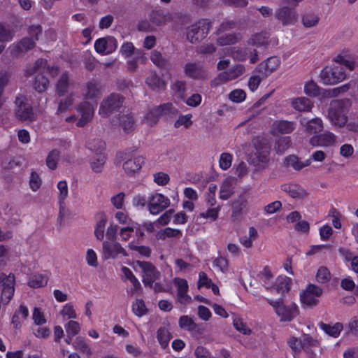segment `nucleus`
<instances>
[{"mask_svg": "<svg viewBox=\"0 0 358 358\" xmlns=\"http://www.w3.org/2000/svg\"><path fill=\"white\" fill-rule=\"evenodd\" d=\"M123 98L119 94H111L101 103L99 114L102 117H108L122 106Z\"/></svg>", "mask_w": 358, "mask_h": 358, "instance_id": "nucleus-13", "label": "nucleus"}, {"mask_svg": "<svg viewBox=\"0 0 358 358\" xmlns=\"http://www.w3.org/2000/svg\"><path fill=\"white\" fill-rule=\"evenodd\" d=\"M178 324L181 329L189 332L194 331L198 327L193 319L188 315L181 316L179 318Z\"/></svg>", "mask_w": 358, "mask_h": 358, "instance_id": "nucleus-45", "label": "nucleus"}, {"mask_svg": "<svg viewBox=\"0 0 358 358\" xmlns=\"http://www.w3.org/2000/svg\"><path fill=\"white\" fill-rule=\"evenodd\" d=\"M136 266H138L141 270L142 281L145 285L152 286L154 282L159 278V272L151 263L136 261L134 263V268L136 270Z\"/></svg>", "mask_w": 358, "mask_h": 358, "instance_id": "nucleus-15", "label": "nucleus"}, {"mask_svg": "<svg viewBox=\"0 0 358 358\" xmlns=\"http://www.w3.org/2000/svg\"><path fill=\"white\" fill-rule=\"evenodd\" d=\"M210 23L206 20H199L188 27L187 38L192 43H196L206 37L210 29Z\"/></svg>", "mask_w": 358, "mask_h": 358, "instance_id": "nucleus-9", "label": "nucleus"}, {"mask_svg": "<svg viewBox=\"0 0 358 358\" xmlns=\"http://www.w3.org/2000/svg\"><path fill=\"white\" fill-rule=\"evenodd\" d=\"M319 16L314 13H306L301 16V22L306 28H311L317 25Z\"/></svg>", "mask_w": 358, "mask_h": 358, "instance_id": "nucleus-46", "label": "nucleus"}, {"mask_svg": "<svg viewBox=\"0 0 358 358\" xmlns=\"http://www.w3.org/2000/svg\"><path fill=\"white\" fill-rule=\"evenodd\" d=\"M351 86L350 83H345L340 87L328 90L326 95L329 97H334L340 94H343L350 90Z\"/></svg>", "mask_w": 358, "mask_h": 358, "instance_id": "nucleus-59", "label": "nucleus"}, {"mask_svg": "<svg viewBox=\"0 0 358 358\" xmlns=\"http://www.w3.org/2000/svg\"><path fill=\"white\" fill-rule=\"evenodd\" d=\"M332 62L336 65H343L350 71L358 67V62L355 60L348 49H343L332 58Z\"/></svg>", "mask_w": 358, "mask_h": 358, "instance_id": "nucleus-22", "label": "nucleus"}, {"mask_svg": "<svg viewBox=\"0 0 358 358\" xmlns=\"http://www.w3.org/2000/svg\"><path fill=\"white\" fill-rule=\"evenodd\" d=\"M117 41L111 36L99 38L94 41V50L101 55H108L114 52L117 48Z\"/></svg>", "mask_w": 358, "mask_h": 358, "instance_id": "nucleus-19", "label": "nucleus"}, {"mask_svg": "<svg viewBox=\"0 0 358 358\" xmlns=\"http://www.w3.org/2000/svg\"><path fill=\"white\" fill-rule=\"evenodd\" d=\"M83 93L85 99L96 101L101 94V90L97 83L91 81L87 84Z\"/></svg>", "mask_w": 358, "mask_h": 358, "instance_id": "nucleus-35", "label": "nucleus"}, {"mask_svg": "<svg viewBox=\"0 0 358 358\" xmlns=\"http://www.w3.org/2000/svg\"><path fill=\"white\" fill-rule=\"evenodd\" d=\"M120 126L125 133L133 131L136 127L133 115L131 113L122 115L120 117Z\"/></svg>", "mask_w": 358, "mask_h": 358, "instance_id": "nucleus-38", "label": "nucleus"}, {"mask_svg": "<svg viewBox=\"0 0 358 358\" xmlns=\"http://www.w3.org/2000/svg\"><path fill=\"white\" fill-rule=\"evenodd\" d=\"M170 204L169 198L162 193L153 192L148 195V211L152 215H158Z\"/></svg>", "mask_w": 358, "mask_h": 358, "instance_id": "nucleus-11", "label": "nucleus"}, {"mask_svg": "<svg viewBox=\"0 0 358 358\" xmlns=\"http://www.w3.org/2000/svg\"><path fill=\"white\" fill-rule=\"evenodd\" d=\"M220 210V206L209 208L205 212L200 213L199 216L202 218L209 220L211 222H214L218 218Z\"/></svg>", "mask_w": 358, "mask_h": 358, "instance_id": "nucleus-50", "label": "nucleus"}, {"mask_svg": "<svg viewBox=\"0 0 358 358\" xmlns=\"http://www.w3.org/2000/svg\"><path fill=\"white\" fill-rule=\"evenodd\" d=\"M172 108V103H167L149 108L143 117V122L148 126L153 127L158 122L160 116L170 112Z\"/></svg>", "mask_w": 358, "mask_h": 358, "instance_id": "nucleus-17", "label": "nucleus"}, {"mask_svg": "<svg viewBox=\"0 0 358 358\" xmlns=\"http://www.w3.org/2000/svg\"><path fill=\"white\" fill-rule=\"evenodd\" d=\"M106 155L103 153H98L91 161V168L96 173L102 171L103 165L106 162Z\"/></svg>", "mask_w": 358, "mask_h": 358, "instance_id": "nucleus-48", "label": "nucleus"}, {"mask_svg": "<svg viewBox=\"0 0 358 358\" xmlns=\"http://www.w3.org/2000/svg\"><path fill=\"white\" fill-rule=\"evenodd\" d=\"M42 185V180L38 173L32 171L29 177V187L33 192L38 191Z\"/></svg>", "mask_w": 358, "mask_h": 358, "instance_id": "nucleus-61", "label": "nucleus"}, {"mask_svg": "<svg viewBox=\"0 0 358 358\" xmlns=\"http://www.w3.org/2000/svg\"><path fill=\"white\" fill-rule=\"evenodd\" d=\"M184 69L185 74L192 78H204L206 76L203 67L196 63H187Z\"/></svg>", "mask_w": 358, "mask_h": 358, "instance_id": "nucleus-32", "label": "nucleus"}, {"mask_svg": "<svg viewBox=\"0 0 358 358\" xmlns=\"http://www.w3.org/2000/svg\"><path fill=\"white\" fill-rule=\"evenodd\" d=\"M48 277L42 273H36L32 275L28 281V285L32 288H38L47 285Z\"/></svg>", "mask_w": 358, "mask_h": 358, "instance_id": "nucleus-42", "label": "nucleus"}, {"mask_svg": "<svg viewBox=\"0 0 358 358\" xmlns=\"http://www.w3.org/2000/svg\"><path fill=\"white\" fill-rule=\"evenodd\" d=\"M233 155L229 152H223L220 156L219 166L221 169L226 171L229 169L232 164Z\"/></svg>", "mask_w": 358, "mask_h": 358, "instance_id": "nucleus-56", "label": "nucleus"}, {"mask_svg": "<svg viewBox=\"0 0 358 358\" xmlns=\"http://www.w3.org/2000/svg\"><path fill=\"white\" fill-rule=\"evenodd\" d=\"M157 337L162 348H166L169 345L171 336L166 329L160 328L157 331Z\"/></svg>", "mask_w": 358, "mask_h": 358, "instance_id": "nucleus-49", "label": "nucleus"}, {"mask_svg": "<svg viewBox=\"0 0 358 358\" xmlns=\"http://www.w3.org/2000/svg\"><path fill=\"white\" fill-rule=\"evenodd\" d=\"M319 87L313 80L306 82L304 85V93L309 96H316L319 94Z\"/></svg>", "mask_w": 358, "mask_h": 358, "instance_id": "nucleus-58", "label": "nucleus"}, {"mask_svg": "<svg viewBox=\"0 0 358 358\" xmlns=\"http://www.w3.org/2000/svg\"><path fill=\"white\" fill-rule=\"evenodd\" d=\"M234 24L231 22H226L221 24L218 29V37L217 43L218 45L224 46L233 45L241 40L240 34L234 32H226L228 29L233 28Z\"/></svg>", "mask_w": 358, "mask_h": 358, "instance_id": "nucleus-10", "label": "nucleus"}, {"mask_svg": "<svg viewBox=\"0 0 358 358\" xmlns=\"http://www.w3.org/2000/svg\"><path fill=\"white\" fill-rule=\"evenodd\" d=\"M77 111L81 115V117L77 122V125L78 127H83L92 120L94 115V108L90 103L84 101L77 107Z\"/></svg>", "mask_w": 358, "mask_h": 358, "instance_id": "nucleus-26", "label": "nucleus"}, {"mask_svg": "<svg viewBox=\"0 0 358 358\" xmlns=\"http://www.w3.org/2000/svg\"><path fill=\"white\" fill-rule=\"evenodd\" d=\"M255 150L249 157L250 162L259 168H264L268 162L269 147L266 144L258 145L257 141L254 142Z\"/></svg>", "mask_w": 358, "mask_h": 358, "instance_id": "nucleus-14", "label": "nucleus"}, {"mask_svg": "<svg viewBox=\"0 0 358 358\" xmlns=\"http://www.w3.org/2000/svg\"><path fill=\"white\" fill-rule=\"evenodd\" d=\"M295 127V122L287 120H278L272 125L273 131L275 134H290Z\"/></svg>", "mask_w": 358, "mask_h": 358, "instance_id": "nucleus-31", "label": "nucleus"}, {"mask_svg": "<svg viewBox=\"0 0 358 358\" xmlns=\"http://www.w3.org/2000/svg\"><path fill=\"white\" fill-rule=\"evenodd\" d=\"M60 315L64 320H75L78 314L74 306L71 303H66L60 310Z\"/></svg>", "mask_w": 358, "mask_h": 358, "instance_id": "nucleus-47", "label": "nucleus"}, {"mask_svg": "<svg viewBox=\"0 0 358 358\" xmlns=\"http://www.w3.org/2000/svg\"><path fill=\"white\" fill-rule=\"evenodd\" d=\"M338 137L329 131H325L323 133L313 136L309 143L311 145L317 147H331L337 143Z\"/></svg>", "mask_w": 358, "mask_h": 358, "instance_id": "nucleus-21", "label": "nucleus"}, {"mask_svg": "<svg viewBox=\"0 0 358 358\" xmlns=\"http://www.w3.org/2000/svg\"><path fill=\"white\" fill-rule=\"evenodd\" d=\"M292 108L299 112H309L313 107V103L308 98L300 96L290 100Z\"/></svg>", "mask_w": 358, "mask_h": 358, "instance_id": "nucleus-29", "label": "nucleus"}, {"mask_svg": "<svg viewBox=\"0 0 358 358\" xmlns=\"http://www.w3.org/2000/svg\"><path fill=\"white\" fill-rule=\"evenodd\" d=\"M259 278L266 289L273 287V275L268 267H264L259 274Z\"/></svg>", "mask_w": 358, "mask_h": 358, "instance_id": "nucleus-44", "label": "nucleus"}, {"mask_svg": "<svg viewBox=\"0 0 358 358\" xmlns=\"http://www.w3.org/2000/svg\"><path fill=\"white\" fill-rule=\"evenodd\" d=\"M275 17L283 26H291L297 22L299 15L295 7L283 5L276 9Z\"/></svg>", "mask_w": 358, "mask_h": 358, "instance_id": "nucleus-16", "label": "nucleus"}, {"mask_svg": "<svg viewBox=\"0 0 358 358\" xmlns=\"http://www.w3.org/2000/svg\"><path fill=\"white\" fill-rule=\"evenodd\" d=\"M300 124L305 131L309 134L320 133L324 128L323 122L320 117H315L310 120L303 117L300 120Z\"/></svg>", "mask_w": 358, "mask_h": 358, "instance_id": "nucleus-27", "label": "nucleus"}, {"mask_svg": "<svg viewBox=\"0 0 358 358\" xmlns=\"http://www.w3.org/2000/svg\"><path fill=\"white\" fill-rule=\"evenodd\" d=\"M136 52L138 55L141 56V59L142 60V62H145L146 61V57L144 56V54L142 50H136L134 45V44L131 42H124L121 45L120 49V53L124 57L128 58L130 57L131 55L134 54V52Z\"/></svg>", "mask_w": 358, "mask_h": 358, "instance_id": "nucleus-33", "label": "nucleus"}, {"mask_svg": "<svg viewBox=\"0 0 358 358\" xmlns=\"http://www.w3.org/2000/svg\"><path fill=\"white\" fill-rule=\"evenodd\" d=\"M320 78L324 85H334L344 81L347 73L343 66L331 64L321 71Z\"/></svg>", "mask_w": 358, "mask_h": 358, "instance_id": "nucleus-6", "label": "nucleus"}, {"mask_svg": "<svg viewBox=\"0 0 358 358\" xmlns=\"http://www.w3.org/2000/svg\"><path fill=\"white\" fill-rule=\"evenodd\" d=\"M291 279L285 275L278 276L273 285V287L280 293H285L289 290Z\"/></svg>", "mask_w": 358, "mask_h": 358, "instance_id": "nucleus-39", "label": "nucleus"}, {"mask_svg": "<svg viewBox=\"0 0 358 358\" xmlns=\"http://www.w3.org/2000/svg\"><path fill=\"white\" fill-rule=\"evenodd\" d=\"M65 329L68 336H74L80 332V326L78 322L73 320L66 323Z\"/></svg>", "mask_w": 358, "mask_h": 358, "instance_id": "nucleus-64", "label": "nucleus"}, {"mask_svg": "<svg viewBox=\"0 0 358 358\" xmlns=\"http://www.w3.org/2000/svg\"><path fill=\"white\" fill-rule=\"evenodd\" d=\"M322 294V289L313 284H310L300 293V300L303 305L313 306L317 304L318 298Z\"/></svg>", "mask_w": 358, "mask_h": 358, "instance_id": "nucleus-18", "label": "nucleus"}, {"mask_svg": "<svg viewBox=\"0 0 358 358\" xmlns=\"http://www.w3.org/2000/svg\"><path fill=\"white\" fill-rule=\"evenodd\" d=\"M236 185V179L234 177L229 176L222 182L220 189V198L227 200L234 193V188Z\"/></svg>", "mask_w": 358, "mask_h": 358, "instance_id": "nucleus-28", "label": "nucleus"}, {"mask_svg": "<svg viewBox=\"0 0 358 358\" xmlns=\"http://www.w3.org/2000/svg\"><path fill=\"white\" fill-rule=\"evenodd\" d=\"M45 73H49L52 76H55L58 74L59 69L57 67L48 66L47 61L43 59L36 60L33 67L26 69V75L28 76L37 73L34 86L38 92H44L49 86V80L42 75Z\"/></svg>", "mask_w": 358, "mask_h": 358, "instance_id": "nucleus-2", "label": "nucleus"}, {"mask_svg": "<svg viewBox=\"0 0 358 358\" xmlns=\"http://www.w3.org/2000/svg\"><path fill=\"white\" fill-rule=\"evenodd\" d=\"M173 284L177 289L178 301L182 304H187L192 301L191 296L187 294L189 289L188 282L185 279L180 278H175Z\"/></svg>", "mask_w": 358, "mask_h": 358, "instance_id": "nucleus-24", "label": "nucleus"}, {"mask_svg": "<svg viewBox=\"0 0 358 358\" xmlns=\"http://www.w3.org/2000/svg\"><path fill=\"white\" fill-rule=\"evenodd\" d=\"M14 31L6 25L0 23V42H7L13 37Z\"/></svg>", "mask_w": 358, "mask_h": 358, "instance_id": "nucleus-57", "label": "nucleus"}, {"mask_svg": "<svg viewBox=\"0 0 358 358\" xmlns=\"http://www.w3.org/2000/svg\"><path fill=\"white\" fill-rule=\"evenodd\" d=\"M147 85L153 90L159 91L165 88V83L157 75L152 72L146 78Z\"/></svg>", "mask_w": 358, "mask_h": 358, "instance_id": "nucleus-40", "label": "nucleus"}, {"mask_svg": "<svg viewBox=\"0 0 358 358\" xmlns=\"http://www.w3.org/2000/svg\"><path fill=\"white\" fill-rule=\"evenodd\" d=\"M192 115L189 113L186 115H181L178 117L177 120L174 123L176 128L183 127L185 129L190 127L192 124Z\"/></svg>", "mask_w": 358, "mask_h": 358, "instance_id": "nucleus-53", "label": "nucleus"}, {"mask_svg": "<svg viewBox=\"0 0 358 358\" xmlns=\"http://www.w3.org/2000/svg\"><path fill=\"white\" fill-rule=\"evenodd\" d=\"M121 278L123 281L129 280L133 285L135 290H137L141 287V283L138 280L133 274L130 268L127 266H122L120 268Z\"/></svg>", "mask_w": 358, "mask_h": 358, "instance_id": "nucleus-41", "label": "nucleus"}, {"mask_svg": "<svg viewBox=\"0 0 358 358\" xmlns=\"http://www.w3.org/2000/svg\"><path fill=\"white\" fill-rule=\"evenodd\" d=\"M229 55L234 60L243 62L249 60L250 64H255L259 60L257 49L247 43L244 46H236L230 48Z\"/></svg>", "mask_w": 358, "mask_h": 358, "instance_id": "nucleus-8", "label": "nucleus"}, {"mask_svg": "<svg viewBox=\"0 0 358 358\" xmlns=\"http://www.w3.org/2000/svg\"><path fill=\"white\" fill-rule=\"evenodd\" d=\"M59 158V152L53 150L49 152L46 158V165L51 169L55 170L57 168V162Z\"/></svg>", "mask_w": 358, "mask_h": 358, "instance_id": "nucleus-54", "label": "nucleus"}, {"mask_svg": "<svg viewBox=\"0 0 358 358\" xmlns=\"http://www.w3.org/2000/svg\"><path fill=\"white\" fill-rule=\"evenodd\" d=\"M153 181L159 186H165L170 181L169 174L163 171H159L153 174Z\"/></svg>", "mask_w": 358, "mask_h": 358, "instance_id": "nucleus-63", "label": "nucleus"}, {"mask_svg": "<svg viewBox=\"0 0 358 358\" xmlns=\"http://www.w3.org/2000/svg\"><path fill=\"white\" fill-rule=\"evenodd\" d=\"M280 59L278 57H271L266 61L261 62L255 71L261 73L264 77H266L276 71L280 65Z\"/></svg>", "mask_w": 358, "mask_h": 358, "instance_id": "nucleus-25", "label": "nucleus"}, {"mask_svg": "<svg viewBox=\"0 0 358 358\" xmlns=\"http://www.w3.org/2000/svg\"><path fill=\"white\" fill-rule=\"evenodd\" d=\"M268 43V36L266 32H261L252 34L248 40V45L257 48L266 46Z\"/></svg>", "mask_w": 358, "mask_h": 358, "instance_id": "nucleus-34", "label": "nucleus"}, {"mask_svg": "<svg viewBox=\"0 0 358 358\" xmlns=\"http://www.w3.org/2000/svg\"><path fill=\"white\" fill-rule=\"evenodd\" d=\"M320 327L327 335L333 338H338L343 329V325L341 322H336L332 324L320 323Z\"/></svg>", "mask_w": 358, "mask_h": 358, "instance_id": "nucleus-37", "label": "nucleus"}, {"mask_svg": "<svg viewBox=\"0 0 358 358\" xmlns=\"http://www.w3.org/2000/svg\"><path fill=\"white\" fill-rule=\"evenodd\" d=\"M315 278L317 282L321 284L327 283L331 279L330 271L327 267L320 266L317 269Z\"/></svg>", "mask_w": 358, "mask_h": 358, "instance_id": "nucleus-52", "label": "nucleus"}, {"mask_svg": "<svg viewBox=\"0 0 358 358\" xmlns=\"http://www.w3.org/2000/svg\"><path fill=\"white\" fill-rule=\"evenodd\" d=\"M153 22L157 24L161 25L165 24L172 20V16L170 13H164L162 11L155 12L152 15Z\"/></svg>", "mask_w": 358, "mask_h": 358, "instance_id": "nucleus-55", "label": "nucleus"}, {"mask_svg": "<svg viewBox=\"0 0 358 358\" xmlns=\"http://www.w3.org/2000/svg\"><path fill=\"white\" fill-rule=\"evenodd\" d=\"M132 310L138 317L144 315L147 312L144 301L142 299H136L132 304Z\"/></svg>", "mask_w": 358, "mask_h": 358, "instance_id": "nucleus-62", "label": "nucleus"}, {"mask_svg": "<svg viewBox=\"0 0 358 358\" xmlns=\"http://www.w3.org/2000/svg\"><path fill=\"white\" fill-rule=\"evenodd\" d=\"M266 300L273 307L281 322H290L299 314L298 306L293 301L285 303L282 298L276 300L271 299H267Z\"/></svg>", "mask_w": 358, "mask_h": 358, "instance_id": "nucleus-5", "label": "nucleus"}, {"mask_svg": "<svg viewBox=\"0 0 358 358\" xmlns=\"http://www.w3.org/2000/svg\"><path fill=\"white\" fill-rule=\"evenodd\" d=\"M128 248L130 250L137 252L141 256L148 257L150 255L151 250L149 247L145 245H138L135 241H131L128 244Z\"/></svg>", "mask_w": 358, "mask_h": 358, "instance_id": "nucleus-51", "label": "nucleus"}, {"mask_svg": "<svg viewBox=\"0 0 358 358\" xmlns=\"http://www.w3.org/2000/svg\"><path fill=\"white\" fill-rule=\"evenodd\" d=\"M128 253L122 245L115 240L103 241L102 243V257L104 259H115L119 257H127Z\"/></svg>", "mask_w": 358, "mask_h": 358, "instance_id": "nucleus-12", "label": "nucleus"}, {"mask_svg": "<svg viewBox=\"0 0 358 358\" xmlns=\"http://www.w3.org/2000/svg\"><path fill=\"white\" fill-rule=\"evenodd\" d=\"M150 59L152 63L158 67H164L167 63V60L163 57L162 53L157 50L151 52Z\"/></svg>", "mask_w": 358, "mask_h": 358, "instance_id": "nucleus-60", "label": "nucleus"}, {"mask_svg": "<svg viewBox=\"0 0 358 358\" xmlns=\"http://www.w3.org/2000/svg\"><path fill=\"white\" fill-rule=\"evenodd\" d=\"M145 163V157L142 155H134L127 159L123 163V169L128 176H134L138 173Z\"/></svg>", "mask_w": 358, "mask_h": 358, "instance_id": "nucleus-23", "label": "nucleus"}, {"mask_svg": "<svg viewBox=\"0 0 358 358\" xmlns=\"http://www.w3.org/2000/svg\"><path fill=\"white\" fill-rule=\"evenodd\" d=\"M72 89L73 83L66 73H63L56 84V92L59 97L57 113L66 111L72 106L74 101Z\"/></svg>", "mask_w": 358, "mask_h": 358, "instance_id": "nucleus-3", "label": "nucleus"}, {"mask_svg": "<svg viewBox=\"0 0 358 358\" xmlns=\"http://www.w3.org/2000/svg\"><path fill=\"white\" fill-rule=\"evenodd\" d=\"M350 106L348 100H334L328 111L329 122L338 127H343L348 122L347 113Z\"/></svg>", "mask_w": 358, "mask_h": 358, "instance_id": "nucleus-4", "label": "nucleus"}, {"mask_svg": "<svg viewBox=\"0 0 358 358\" xmlns=\"http://www.w3.org/2000/svg\"><path fill=\"white\" fill-rule=\"evenodd\" d=\"M246 71L245 66L243 64H238L225 71L229 81L234 80L241 76Z\"/></svg>", "mask_w": 358, "mask_h": 358, "instance_id": "nucleus-43", "label": "nucleus"}, {"mask_svg": "<svg viewBox=\"0 0 358 358\" xmlns=\"http://www.w3.org/2000/svg\"><path fill=\"white\" fill-rule=\"evenodd\" d=\"M15 115L22 121L31 120L34 117L32 108L24 96H17L15 100Z\"/></svg>", "mask_w": 358, "mask_h": 358, "instance_id": "nucleus-20", "label": "nucleus"}, {"mask_svg": "<svg viewBox=\"0 0 358 358\" xmlns=\"http://www.w3.org/2000/svg\"><path fill=\"white\" fill-rule=\"evenodd\" d=\"M94 235L96 240L103 241L104 237L110 241L117 238V234L122 241H127L134 232L133 226L119 228L117 224L110 222L108 226V215L104 211H99L94 215Z\"/></svg>", "mask_w": 358, "mask_h": 358, "instance_id": "nucleus-1", "label": "nucleus"}, {"mask_svg": "<svg viewBox=\"0 0 358 358\" xmlns=\"http://www.w3.org/2000/svg\"><path fill=\"white\" fill-rule=\"evenodd\" d=\"M282 189L294 199H303L308 195L305 189L297 184H285Z\"/></svg>", "mask_w": 358, "mask_h": 358, "instance_id": "nucleus-30", "label": "nucleus"}, {"mask_svg": "<svg viewBox=\"0 0 358 358\" xmlns=\"http://www.w3.org/2000/svg\"><path fill=\"white\" fill-rule=\"evenodd\" d=\"M29 316L28 308L20 305L19 308L15 312L12 317V324L15 329H19L22 326V322L27 318Z\"/></svg>", "mask_w": 358, "mask_h": 358, "instance_id": "nucleus-36", "label": "nucleus"}, {"mask_svg": "<svg viewBox=\"0 0 358 358\" xmlns=\"http://www.w3.org/2000/svg\"><path fill=\"white\" fill-rule=\"evenodd\" d=\"M41 33V27L39 25L31 26L29 29V34L32 38H24L19 43L13 44L10 47V53L15 57H19L35 45V41L38 40V36Z\"/></svg>", "mask_w": 358, "mask_h": 358, "instance_id": "nucleus-7", "label": "nucleus"}]
</instances>
